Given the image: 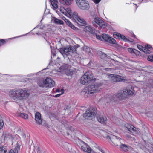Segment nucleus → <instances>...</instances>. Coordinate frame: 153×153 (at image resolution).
<instances>
[{
    "label": "nucleus",
    "mask_w": 153,
    "mask_h": 153,
    "mask_svg": "<svg viewBox=\"0 0 153 153\" xmlns=\"http://www.w3.org/2000/svg\"><path fill=\"white\" fill-rule=\"evenodd\" d=\"M128 42H132L133 41V40L132 39H128Z\"/></svg>",
    "instance_id": "obj_43"
},
{
    "label": "nucleus",
    "mask_w": 153,
    "mask_h": 153,
    "mask_svg": "<svg viewBox=\"0 0 153 153\" xmlns=\"http://www.w3.org/2000/svg\"><path fill=\"white\" fill-rule=\"evenodd\" d=\"M9 94L12 99L16 101L26 100L29 96V93L27 90L22 88L10 90Z\"/></svg>",
    "instance_id": "obj_1"
},
{
    "label": "nucleus",
    "mask_w": 153,
    "mask_h": 153,
    "mask_svg": "<svg viewBox=\"0 0 153 153\" xmlns=\"http://www.w3.org/2000/svg\"><path fill=\"white\" fill-rule=\"evenodd\" d=\"M51 52H52V54L53 55V56H54L55 55V53H54V51H53L52 49V48L51 47Z\"/></svg>",
    "instance_id": "obj_44"
},
{
    "label": "nucleus",
    "mask_w": 153,
    "mask_h": 153,
    "mask_svg": "<svg viewBox=\"0 0 153 153\" xmlns=\"http://www.w3.org/2000/svg\"><path fill=\"white\" fill-rule=\"evenodd\" d=\"M83 49L85 52H87V53H89L90 54L91 53V52L92 51V50L89 47L84 46L83 47Z\"/></svg>",
    "instance_id": "obj_26"
},
{
    "label": "nucleus",
    "mask_w": 153,
    "mask_h": 153,
    "mask_svg": "<svg viewBox=\"0 0 153 153\" xmlns=\"http://www.w3.org/2000/svg\"><path fill=\"white\" fill-rule=\"evenodd\" d=\"M46 86L49 88L53 87L55 85V82L50 78H46L44 81Z\"/></svg>",
    "instance_id": "obj_14"
},
{
    "label": "nucleus",
    "mask_w": 153,
    "mask_h": 153,
    "mask_svg": "<svg viewBox=\"0 0 153 153\" xmlns=\"http://www.w3.org/2000/svg\"><path fill=\"white\" fill-rule=\"evenodd\" d=\"M5 42V41L3 39H0V45L1 44L4 43Z\"/></svg>",
    "instance_id": "obj_41"
},
{
    "label": "nucleus",
    "mask_w": 153,
    "mask_h": 153,
    "mask_svg": "<svg viewBox=\"0 0 153 153\" xmlns=\"http://www.w3.org/2000/svg\"><path fill=\"white\" fill-rule=\"evenodd\" d=\"M113 35L114 37L115 38L121 39L125 42H128V39L127 38L125 37L124 36L122 35L119 33H114Z\"/></svg>",
    "instance_id": "obj_17"
},
{
    "label": "nucleus",
    "mask_w": 153,
    "mask_h": 153,
    "mask_svg": "<svg viewBox=\"0 0 153 153\" xmlns=\"http://www.w3.org/2000/svg\"><path fill=\"white\" fill-rule=\"evenodd\" d=\"M137 47L139 49L143 51V50L144 48V47H143L142 46L139 45H137Z\"/></svg>",
    "instance_id": "obj_38"
},
{
    "label": "nucleus",
    "mask_w": 153,
    "mask_h": 153,
    "mask_svg": "<svg viewBox=\"0 0 153 153\" xmlns=\"http://www.w3.org/2000/svg\"><path fill=\"white\" fill-rule=\"evenodd\" d=\"M96 113V110L93 107H91L86 111L83 116L86 119H91L94 117Z\"/></svg>",
    "instance_id": "obj_9"
},
{
    "label": "nucleus",
    "mask_w": 153,
    "mask_h": 153,
    "mask_svg": "<svg viewBox=\"0 0 153 153\" xmlns=\"http://www.w3.org/2000/svg\"><path fill=\"white\" fill-rule=\"evenodd\" d=\"M147 59L148 61L153 62V55H151L148 56Z\"/></svg>",
    "instance_id": "obj_35"
},
{
    "label": "nucleus",
    "mask_w": 153,
    "mask_h": 153,
    "mask_svg": "<svg viewBox=\"0 0 153 153\" xmlns=\"http://www.w3.org/2000/svg\"><path fill=\"white\" fill-rule=\"evenodd\" d=\"M92 23L94 26L105 28L107 26V24L101 19L97 17H94L92 20Z\"/></svg>",
    "instance_id": "obj_8"
},
{
    "label": "nucleus",
    "mask_w": 153,
    "mask_h": 153,
    "mask_svg": "<svg viewBox=\"0 0 153 153\" xmlns=\"http://www.w3.org/2000/svg\"><path fill=\"white\" fill-rule=\"evenodd\" d=\"M71 68L70 65L67 64H64L57 70L56 69L53 70L52 71V73L53 74H56L57 72H62L67 75H71V74L72 72Z\"/></svg>",
    "instance_id": "obj_7"
},
{
    "label": "nucleus",
    "mask_w": 153,
    "mask_h": 153,
    "mask_svg": "<svg viewBox=\"0 0 153 153\" xmlns=\"http://www.w3.org/2000/svg\"><path fill=\"white\" fill-rule=\"evenodd\" d=\"M40 28L41 29H44V28H45V27L44 26H43V27L42 26V27H40L38 25V26H37V28Z\"/></svg>",
    "instance_id": "obj_42"
},
{
    "label": "nucleus",
    "mask_w": 153,
    "mask_h": 153,
    "mask_svg": "<svg viewBox=\"0 0 153 153\" xmlns=\"http://www.w3.org/2000/svg\"><path fill=\"white\" fill-rule=\"evenodd\" d=\"M71 19H74L76 23L80 25L85 26L86 25V21L83 18L79 17L76 12H73V17Z\"/></svg>",
    "instance_id": "obj_10"
},
{
    "label": "nucleus",
    "mask_w": 153,
    "mask_h": 153,
    "mask_svg": "<svg viewBox=\"0 0 153 153\" xmlns=\"http://www.w3.org/2000/svg\"><path fill=\"white\" fill-rule=\"evenodd\" d=\"M95 80V79L94 77L91 72L90 71H88L81 77L80 83L83 85H85L90 81Z\"/></svg>",
    "instance_id": "obj_6"
},
{
    "label": "nucleus",
    "mask_w": 153,
    "mask_h": 153,
    "mask_svg": "<svg viewBox=\"0 0 153 153\" xmlns=\"http://www.w3.org/2000/svg\"><path fill=\"white\" fill-rule=\"evenodd\" d=\"M19 116L25 119H27L28 117V115L27 114L25 113H20Z\"/></svg>",
    "instance_id": "obj_31"
},
{
    "label": "nucleus",
    "mask_w": 153,
    "mask_h": 153,
    "mask_svg": "<svg viewBox=\"0 0 153 153\" xmlns=\"http://www.w3.org/2000/svg\"><path fill=\"white\" fill-rule=\"evenodd\" d=\"M126 137L129 140H132L131 137L130 135H129L126 134Z\"/></svg>",
    "instance_id": "obj_40"
},
{
    "label": "nucleus",
    "mask_w": 153,
    "mask_h": 153,
    "mask_svg": "<svg viewBox=\"0 0 153 153\" xmlns=\"http://www.w3.org/2000/svg\"><path fill=\"white\" fill-rule=\"evenodd\" d=\"M105 70H106V71H109L110 70V68H105Z\"/></svg>",
    "instance_id": "obj_47"
},
{
    "label": "nucleus",
    "mask_w": 153,
    "mask_h": 153,
    "mask_svg": "<svg viewBox=\"0 0 153 153\" xmlns=\"http://www.w3.org/2000/svg\"><path fill=\"white\" fill-rule=\"evenodd\" d=\"M22 136L23 137H25V134H24V133H22Z\"/></svg>",
    "instance_id": "obj_48"
},
{
    "label": "nucleus",
    "mask_w": 153,
    "mask_h": 153,
    "mask_svg": "<svg viewBox=\"0 0 153 153\" xmlns=\"http://www.w3.org/2000/svg\"><path fill=\"white\" fill-rule=\"evenodd\" d=\"M150 1V0H146L144 1L145 2H148Z\"/></svg>",
    "instance_id": "obj_45"
},
{
    "label": "nucleus",
    "mask_w": 153,
    "mask_h": 153,
    "mask_svg": "<svg viewBox=\"0 0 153 153\" xmlns=\"http://www.w3.org/2000/svg\"><path fill=\"white\" fill-rule=\"evenodd\" d=\"M60 10L62 13L65 15L70 18L72 19V18L73 13H72L70 8H68L65 9L63 7H61L60 8Z\"/></svg>",
    "instance_id": "obj_12"
},
{
    "label": "nucleus",
    "mask_w": 153,
    "mask_h": 153,
    "mask_svg": "<svg viewBox=\"0 0 153 153\" xmlns=\"http://www.w3.org/2000/svg\"><path fill=\"white\" fill-rule=\"evenodd\" d=\"M20 149V147L18 146H16L14 149H11L9 153H18V151Z\"/></svg>",
    "instance_id": "obj_27"
},
{
    "label": "nucleus",
    "mask_w": 153,
    "mask_h": 153,
    "mask_svg": "<svg viewBox=\"0 0 153 153\" xmlns=\"http://www.w3.org/2000/svg\"><path fill=\"white\" fill-rule=\"evenodd\" d=\"M108 77L113 82H121L123 80V77L117 75L110 74L109 75Z\"/></svg>",
    "instance_id": "obj_13"
},
{
    "label": "nucleus",
    "mask_w": 153,
    "mask_h": 153,
    "mask_svg": "<svg viewBox=\"0 0 153 153\" xmlns=\"http://www.w3.org/2000/svg\"><path fill=\"white\" fill-rule=\"evenodd\" d=\"M152 47L151 45H145V47L143 50V52L146 54H149L151 53V51L149 50Z\"/></svg>",
    "instance_id": "obj_22"
},
{
    "label": "nucleus",
    "mask_w": 153,
    "mask_h": 153,
    "mask_svg": "<svg viewBox=\"0 0 153 153\" xmlns=\"http://www.w3.org/2000/svg\"><path fill=\"white\" fill-rule=\"evenodd\" d=\"M134 4L136 6H137V5L136 4ZM137 8V7H136V8Z\"/></svg>",
    "instance_id": "obj_51"
},
{
    "label": "nucleus",
    "mask_w": 153,
    "mask_h": 153,
    "mask_svg": "<svg viewBox=\"0 0 153 153\" xmlns=\"http://www.w3.org/2000/svg\"><path fill=\"white\" fill-rule=\"evenodd\" d=\"M62 19L66 22L67 24L71 28L75 30L77 29V28L75 27V26L73 25L68 20L66 19L65 17H63Z\"/></svg>",
    "instance_id": "obj_21"
},
{
    "label": "nucleus",
    "mask_w": 153,
    "mask_h": 153,
    "mask_svg": "<svg viewBox=\"0 0 153 153\" xmlns=\"http://www.w3.org/2000/svg\"><path fill=\"white\" fill-rule=\"evenodd\" d=\"M120 146L121 149L125 151H129L131 149V147L130 146H127L122 143Z\"/></svg>",
    "instance_id": "obj_23"
},
{
    "label": "nucleus",
    "mask_w": 153,
    "mask_h": 153,
    "mask_svg": "<svg viewBox=\"0 0 153 153\" xmlns=\"http://www.w3.org/2000/svg\"><path fill=\"white\" fill-rule=\"evenodd\" d=\"M92 1L95 3L97 4L99 3L101 1V0H91Z\"/></svg>",
    "instance_id": "obj_39"
},
{
    "label": "nucleus",
    "mask_w": 153,
    "mask_h": 153,
    "mask_svg": "<svg viewBox=\"0 0 153 153\" xmlns=\"http://www.w3.org/2000/svg\"><path fill=\"white\" fill-rule=\"evenodd\" d=\"M128 51L130 52L131 53H136L138 51L134 49H132L131 48H128Z\"/></svg>",
    "instance_id": "obj_33"
},
{
    "label": "nucleus",
    "mask_w": 153,
    "mask_h": 153,
    "mask_svg": "<svg viewBox=\"0 0 153 153\" xmlns=\"http://www.w3.org/2000/svg\"><path fill=\"white\" fill-rule=\"evenodd\" d=\"M76 2L79 7L83 10H87L89 7L88 2L85 0H76Z\"/></svg>",
    "instance_id": "obj_11"
},
{
    "label": "nucleus",
    "mask_w": 153,
    "mask_h": 153,
    "mask_svg": "<svg viewBox=\"0 0 153 153\" xmlns=\"http://www.w3.org/2000/svg\"><path fill=\"white\" fill-rule=\"evenodd\" d=\"M80 142L83 145L81 146V150L87 153H91L92 151L91 148L83 141H81Z\"/></svg>",
    "instance_id": "obj_15"
},
{
    "label": "nucleus",
    "mask_w": 153,
    "mask_h": 153,
    "mask_svg": "<svg viewBox=\"0 0 153 153\" xmlns=\"http://www.w3.org/2000/svg\"><path fill=\"white\" fill-rule=\"evenodd\" d=\"M92 153H100L99 152H92Z\"/></svg>",
    "instance_id": "obj_50"
},
{
    "label": "nucleus",
    "mask_w": 153,
    "mask_h": 153,
    "mask_svg": "<svg viewBox=\"0 0 153 153\" xmlns=\"http://www.w3.org/2000/svg\"><path fill=\"white\" fill-rule=\"evenodd\" d=\"M142 1H143V0H142Z\"/></svg>",
    "instance_id": "obj_56"
},
{
    "label": "nucleus",
    "mask_w": 153,
    "mask_h": 153,
    "mask_svg": "<svg viewBox=\"0 0 153 153\" xmlns=\"http://www.w3.org/2000/svg\"><path fill=\"white\" fill-rule=\"evenodd\" d=\"M59 51L64 58H67L68 55L75 56L76 54V50L74 47L72 46L64 48H62L60 49Z\"/></svg>",
    "instance_id": "obj_5"
},
{
    "label": "nucleus",
    "mask_w": 153,
    "mask_h": 153,
    "mask_svg": "<svg viewBox=\"0 0 153 153\" xmlns=\"http://www.w3.org/2000/svg\"><path fill=\"white\" fill-rule=\"evenodd\" d=\"M98 121L103 124H105L107 121V119L105 116H100L97 117Z\"/></svg>",
    "instance_id": "obj_20"
},
{
    "label": "nucleus",
    "mask_w": 153,
    "mask_h": 153,
    "mask_svg": "<svg viewBox=\"0 0 153 153\" xmlns=\"http://www.w3.org/2000/svg\"><path fill=\"white\" fill-rule=\"evenodd\" d=\"M124 127L126 128L128 131L131 133H134V132L136 134H138L137 129L132 125L128 124H126Z\"/></svg>",
    "instance_id": "obj_16"
},
{
    "label": "nucleus",
    "mask_w": 153,
    "mask_h": 153,
    "mask_svg": "<svg viewBox=\"0 0 153 153\" xmlns=\"http://www.w3.org/2000/svg\"><path fill=\"white\" fill-rule=\"evenodd\" d=\"M109 36L105 34H102V40H104L106 41H107L108 40Z\"/></svg>",
    "instance_id": "obj_32"
},
{
    "label": "nucleus",
    "mask_w": 153,
    "mask_h": 153,
    "mask_svg": "<svg viewBox=\"0 0 153 153\" xmlns=\"http://www.w3.org/2000/svg\"><path fill=\"white\" fill-rule=\"evenodd\" d=\"M77 46H78V47H79V46L78 45H77Z\"/></svg>",
    "instance_id": "obj_55"
},
{
    "label": "nucleus",
    "mask_w": 153,
    "mask_h": 153,
    "mask_svg": "<svg viewBox=\"0 0 153 153\" xmlns=\"http://www.w3.org/2000/svg\"><path fill=\"white\" fill-rule=\"evenodd\" d=\"M68 150L70 152H72V149H71L70 150H69V149H68Z\"/></svg>",
    "instance_id": "obj_49"
},
{
    "label": "nucleus",
    "mask_w": 153,
    "mask_h": 153,
    "mask_svg": "<svg viewBox=\"0 0 153 153\" xmlns=\"http://www.w3.org/2000/svg\"><path fill=\"white\" fill-rule=\"evenodd\" d=\"M4 126V122L1 116H0V129L2 128Z\"/></svg>",
    "instance_id": "obj_34"
},
{
    "label": "nucleus",
    "mask_w": 153,
    "mask_h": 153,
    "mask_svg": "<svg viewBox=\"0 0 153 153\" xmlns=\"http://www.w3.org/2000/svg\"><path fill=\"white\" fill-rule=\"evenodd\" d=\"M52 7L54 9L58 8V0H49Z\"/></svg>",
    "instance_id": "obj_24"
},
{
    "label": "nucleus",
    "mask_w": 153,
    "mask_h": 153,
    "mask_svg": "<svg viewBox=\"0 0 153 153\" xmlns=\"http://www.w3.org/2000/svg\"><path fill=\"white\" fill-rule=\"evenodd\" d=\"M134 90L133 88H131L130 89L124 90L119 91L116 95L115 97L117 99H123L128 97L129 95L134 94Z\"/></svg>",
    "instance_id": "obj_4"
},
{
    "label": "nucleus",
    "mask_w": 153,
    "mask_h": 153,
    "mask_svg": "<svg viewBox=\"0 0 153 153\" xmlns=\"http://www.w3.org/2000/svg\"><path fill=\"white\" fill-rule=\"evenodd\" d=\"M73 0H62L61 2L64 5H69L71 4Z\"/></svg>",
    "instance_id": "obj_25"
},
{
    "label": "nucleus",
    "mask_w": 153,
    "mask_h": 153,
    "mask_svg": "<svg viewBox=\"0 0 153 153\" xmlns=\"http://www.w3.org/2000/svg\"><path fill=\"white\" fill-rule=\"evenodd\" d=\"M96 37L97 39L100 40H102V36L97 35V34H95Z\"/></svg>",
    "instance_id": "obj_36"
},
{
    "label": "nucleus",
    "mask_w": 153,
    "mask_h": 153,
    "mask_svg": "<svg viewBox=\"0 0 153 153\" xmlns=\"http://www.w3.org/2000/svg\"><path fill=\"white\" fill-rule=\"evenodd\" d=\"M54 22L55 23L57 24L62 25L63 24V22L62 21L56 18L54 19Z\"/></svg>",
    "instance_id": "obj_30"
},
{
    "label": "nucleus",
    "mask_w": 153,
    "mask_h": 153,
    "mask_svg": "<svg viewBox=\"0 0 153 153\" xmlns=\"http://www.w3.org/2000/svg\"><path fill=\"white\" fill-rule=\"evenodd\" d=\"M107 42L112 44H115L116 42L114 39L110 37H109Z\"/></svg>",
    "instance_id": "obj_29"
},
{
    "label": "nucleus",
    "mask_w": 153,
    "mask_h": 153,
    "mask_svg": "<svg viewBox=\"0 0 153 153\" xmlns=\"http://www.w3.org/2000/svg\"><path fill=\"white\" fill-rule=\"evenodd\" d=\"M107 132L104 130L100 131V134L104 137L110 139L112 143L116 146H120L123 142V140L120 138L113 135L114 134L113 131H108Z\"/></svg>",
    "instance_id": "obj_3"
},
{
    "label": "nucleus",
    "mask_w": 153,
    "mask_h": 153,
    "mask_svg": "<svg viewBox=\"0 0 153 153\" xmlns=\"http://www.w3.org/2000/svg\"><path fill=\"white\" fill-rule=\"evenodd\" d=\"M35 119L36 123L39 125L41 124L42 123V120L40 114L39 112L35 113Z\"/></svg>",
    "instance_id": "obj_19"
},
{
    "label": "nucleus",
    "mask_w": 153,
    "mask_h": 153,
    "mask_svg": "<svg viewBox=\"0 0 153 153\" xmlns=\"http://www.w3.org/2000/svg\"><path fill=\"white\" fill-rule=\"evenodd\" d=\"M83 30L86 32L93 34L95 32V29L91 26L88 25L83 28Z\"/></svg>",
    "instance_id": "obj_18"
},
{
    "label": "nucleus",
    "mask_w": 153,
    "mask_h": 153,
    "mask_svg": "<svg viewBox=\"0 0 153 153\" xmlns=\"http://www.w3.org/2000/svg\"><path fill=\"white\" fill-rule=\"evenodd\" d=\"M7 150V148L6 146H1L0 147V153H6Z\"/></svg>",
    "instance_id": "obj_28"
},
{
    "label": "nucleus",
    "mask_w": 153,
    "mask_h": 153,
    "mask_svg": "<svg viewBox=\"0 0 153 153\" xmlns=\"http://www.w3.org/2000/svg\"><path fill=\"white\" fill-rule=\"evenodd\" d=\"M56 92H60V90L59 89H57L56 90Z\"/></svg>",
    "instance_id": "obj_46"
},
{
    "label": "nucleus",
    "mask_w": 153,
    "mask_h": 153,
    "mask_svg": "<svg viewBox=\"0 0 153 153\" xmlns=\"http://www.w3.org/2000/svg\"><path fill=\"white\" fill-rule=\"evenodd\" d=\"M101 86V85L100 84H92L84 88L82 92V94L85 97L92 96L95 93L100 91V87Z\"/></svg>",
    "instance_id": "obj_2"
},
{
    "label": "nucleus",
    "mask_w": 153,
    "mask_h": 153,
    "mask_svg": "<svg viewBox=\"0 0 153 153\" xmlns=\"http://www.w3.org/2000/svg\"><path fill=\"white\" fill-rule=\"evenodd\" d=\"M21 36H18V37H16L15 38L18 37H21Z\"/></svg>",
    "instance_id": "obj_54"
},
{
    "label": "nucleus",
    "mask_w": 153,
    "mask_h": 153,
    "mask_svg": "<svg viewBox=\"0 0 153 153\" xmlns=\"http://www.w3.org/2000/svg\"><path fill=\"white\" fill-rule=\"evenodd\" d=\"M67 134H68V135H69V134L68 133H67Z\"/></svg>",
    "instance_id": "obj_53"
},
{
    "label": "nucleus",
    "mask_w": 153,
    "mask_h": 153,
    "mask_svg": "<svg viewBox=\"0 0 153 153\" xmlns=\"http://www.w3.org/2000/svg\"><path fill=\"white\" fill-rule=\"evenodd\" d=\"M135 37H136V36L135 35H134L133 37L135 38Z\"/></svg>",
    "instance_id": "obj_52"
},
{
    "label": "nucleus",
    "mask_w": 153,
    "mask_h": 153,
    "mask_svg": "<svg viewBox=\"0 0 153 153\" xmlns=\"http://www.w3.org/2000/svg\"><path fill=\"white\" fill-rule=\"evenodd\" d=\"M61 94H56V95L54 97H56V98H57V97H59L61 95H62V94L63 93H64V90H63V89H61Z\"/></svg>",
    "instance_id": "obj_37"
}]
</instances>
